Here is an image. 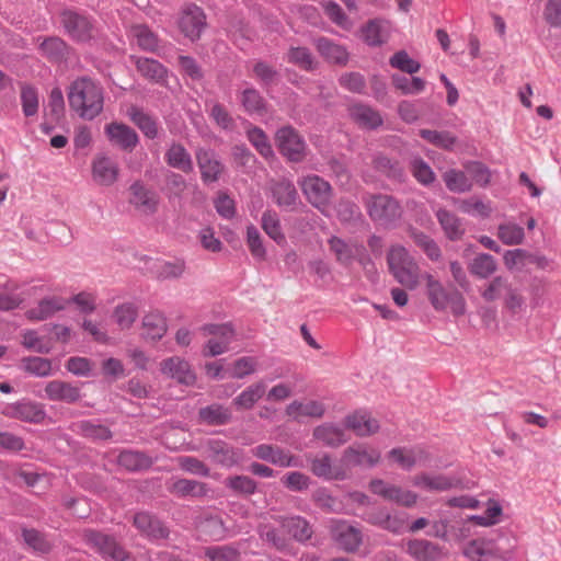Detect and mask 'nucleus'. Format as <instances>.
Here are the masks:
<instances>
[{"mask_svg":"<svg viewBox=\"0 0 561 561\" xmlns=\"http://www.w3.org/2000/svg\"><path fill=\"white\" fill-rule=\"evenodd\" d=\"M286 60L307 72L313 71L318 67L311 50L305 46H290L286 53Z\"/></svg>","mask_w":561,"mask_h":561,"instance_id":"79ce46f5","label":"nucleus"},{"mask_svg":"<svg viewBox=\"0 0 561 561\" xmlns=\"http://www.w3.org/2000/svg\"><path fill=\"white\" fill-rule=\"evenodd\" d=\"M436 218L446 236L450 241H458L466 232L462 220L453 211L439 208L436 211Z\"/></svg>","mask_w":561,"mask_h":561,"instance_id":"473e14b6","label":"nucleus"},{"mask_svg":"<svg viewBox=\"0 0 561 561\" xmlns=\"http://www.w3.org/2000/svg\"><path fill=\"white\" fill-rule=\"evenodd\" d=\"M387 264L398 283L410 289L416 287L419 267L404 247L392 245L387 254Z\"/></svg>","mask_w":561,"mask_h":561,"instance_id":"7ed1b4c3","label":"nucleus"},{"mask_svg":"<svg viewBox=\"0 0 561 561\" xmlns=\"http://www.w3.org/2000/svg\"><path fill=\"white\" fill-rule=\"evenodd\" d=\"M127 115L145 137L156 139L159 136V124L157 118L146 113L142 108L131 105L127 111Z\"/></svg>","mask_w":561,"mask_h":561,"instance_id":"72a5a7b5","label":"nucleus"},{"mask_svg":"<svg viewBox=\"0 0 561 561\" xmlns=\"http://www.w3.org/2000/svg\"><path fill=\"white\" fill-rule=\"evenodd\" d=\"M299 185L307 201L323 211L331 202L333 188L331 184L317 174H310L299 181Z\"/></svg>","mask_w":561,"mask_h":561,"instance_id":"9d476101","label":"nucleus"},{"mask_svg":"<svg viewBox=\"0 0 561 561\" xmlns=\"http://www.w3.org/2000/svg\"><path fill=\"white\" fill-rule=\"evenodd\" d=\"M170 492L179 497H204L209 492V488L206 483L201 481L178 479L170 488Z\"/></svg>","mask_w":561,"mask_h":561,"instance_id":"c03bdc74","label":"nucleus"},{"mask_svg":"<svg viewBox=\"0 0 561 561\" xmlns=\"http://www.w3.org/2000/svg\"><path fill=\"white\" fill-rule=\"evenodd\" d=\"M195 159L205 185L217 183L227 171L225 163L211 148L198 147L195 150Z\"/></svg>","mask_w":561,"mask_h":561,"instance_id":"1a4fd4ad","label":"nucleus"},{"mask_svg":"<svg viewBox=\"0 0 561 561\" xmlns=\"http://www.w3.org/2000/svg\"><path fill=\"white\" fill-rule=\"evenodd\" d=\"M503 261L507 270H523L528 265H536L538 268H546L549 264L547 256L540 253L529 252L525 249H514L505 251Z\"/></svg>","mask_w":561,"mask_h":561,"instance_id":"a211bd4d","label":"nucleus"},{"mask_svg":"<svg viewBox=\"0 0 561 561\" xmlns=\"http://www.w3.org/2000/svg\"><path fill=\"white\" fill-rule=\"evenodd\" d=\"M330 250L334 253L336 261L343 266H350L356 260V247H352L343 239L332 236L328 240Z\"/></svg>","mask_w":561,"mask_h":561,"instance_id":"3c124183","label":"nucleus"},{"mask_svg":"<svg viewBox=\"0 0 561 561\" xmlns=\"http://www.w3.org/2000/svg\"><path fill=\"white\" fill-rule=\"evenodd\" d=\"M271 193L276 205L287 211L296 209L299 195L296 186L288 179H280L271 186Z\"/></svg>","mask_w":561,"mask_h":561,"instance_id":"4be33fe9","label":"nucleus"},{"mask_svg":"<svg viewBox=\"0 0 561 561\" xmlns=\"http://www.w3.org/2000/svg\"><path fill=\"white\" fill-rule=\"evenodd\" d=\"M511 283L504 276H495L491 282H489L484 289L480 291L481 297L488 301L492 302L499 299L502 294L510 289Z\"/></svg>","mask_w":561,"mask_h":561,"instance_id":"774afa93","label":"nucleus"},{"mask_svg":"<svg viewBox=\"0 0 561 561\" xmlns=\"http://www.w3.org/2000/svg\"><path fill=\"white\" fill-rule=\"evenodd\" d=\"M144 336L156 341L162 339L167 332L165 319L158 312H151L142 319Z\"/></svg>","mask_w":561,"mask_h":561,"instance_id":"5fc2aeb1","label":"nucleus"},{"mask_svg":"<svg viewBox=\"0 0 561 561\" xmlns=\"http://www.w3.org/2000/svg\"><path fill=\"white\" fill-rule=\"evenodd\" d=\"M71 430L92 442H107L113 437L111 428L100 420H80L72 424Z\"/></svg>","mask_w":561,"mask_h":561,"instance_id":"b1692460","label":"nucleus"},{"mask_svg":"<svg viewBox=\"0 0 561 561\" xmlns=\"http://www.w3.org/2000/svg\"><path fill=\"white\" fill-rule=\"evenodd\" d=\"M224 485L233 494L248 497L257 491V482L243 474L229 476L225 479Z\"/></svg>","mask_w":561,"mask_h":561,"instance_id":"de8ad7c7","label":"nucleus"},{"mask_svg":"<svg viewBox=\"0 0 561 561\" xmlns=\"http://www.w3.org/2000/svg\"><path fill=\"white\" fill-rule=\"evenodd\" d=\"M360 518L376 527L398 534L403 528V522L396 516H392L390 512L385 507H375L365 511Z\"/></svg>","mask_w":561,"mask_h":561,"instance_id":"bb28decb","label":"nucleus"},{"mask_svg":"<svg viewBox=\"0 0 561 561\" xmlns=\"http://www.w3.org/2000/svg\"><path fill=\"white\" fill-rule=\"evenodd\" d=\"M134 526L151 539H164L169 536V529L154 515L148 512H139L134 516Z\"/></svg>","mask_w":561,"mask_h":561,"instance_id":"cd10ccee","label":"nucleus"},{"mask_svg":"<svg viewBox=\"0 0 561 561\" xmlns=\"http://www.w3.org/2000/svg\"><path fill=\"white\" fill-rule=\"evenodd\" d=\"M414 485L427 491H447L458 486L459 480L444 474L430 476L422 473L414 478Z\"/></svg>","mask_w":561,"mask_h":561,"instance_id":"a19ab883","label":"nucleus"},{"mask_svg":"<svg viewBox=\"0 0 561 561\" xmlns=\"http://www.w3.org/2000/svg\"><path fill=\"white\" fill-rule=\"evenodd\" d=\"M311 472L324 480H337L342 481L346 479V472L342 467L332 465V458L329 454H323L320 457L312 458L310 460Z\"/></svg>","mask_w":561,"mask_h":561,"instance_id":"7c9ffc66","label":"nucleus"},{"mask_svg":"<svg viewBox=\"0 0 561 561\" xmlns=\"http://www.w3.org/2000/svg\"><path fill=\"white\" fill-rule=\"evenodd\" d=\"M373 165L376 171L386 175L388 179L399 182L404 180V170L398 160L379 154L374 158Z\"/></svg>","mask_w":561,"mask_h":561,"instance_id":"8fccbe9b","label":"nucleus"},{"mask_svg":"<svg viewBox=\"0 0 561 561\" xmlns=\"http://www.w3.org/2000/svg\"><path fill=\"white\" fill-rule=\"evenodd\" d=\"M240 103L249 115L263 116L267 114V102L255 88H247L240 93Z\"/></svg>","mask_w":561,"mask_h":561,"instance_id":"ea45409f","label":"nucleus"},{"mask_svg":"<svg viewBox=\"0 0 561 561\" xmlns=\"http://www.w3.org/2000/svg\"><path fill=\"white\" fill-rule=\"evenodd\" d=\"M426 280L427 297L436 311H444L450 306L451 312L456 317L466 312V300L458 289L447 290L432 275H427Z\"/></svg>","mask_w":561,"mask_h":561,"instance_id":"39448f33","label":"nucleus"},{"mask_svg":"<svg viewBox=\"0 0 561 561\" xmlns=\"http://www.w3.org/2000/svg\"><path fill=\"white\" fill-rule=\"evenodd\" d=\"M160 370L169 378L175 379L184 386H193L196 381V375L191 365L179 356H172L160 363Z\"/></svg>","mask_w":561,"mask_h":561,"instance_id":"2eb2a0df","label":"nucleus"},{"mask_svg":"<svg viewBox=\"0 0 561 561\" xmlns=\"http://www.w3.org/2000/svg\"><path fill=\"white\" fill-rule=\"evenodd\" d=\"M265 391L266 385L264 381L252 383L232 400V404L237 410H251L264 396Z\"/></svg>","mask_w":561,"mask_h":561,"instance_id":"37998d69","label":"nucleus"},{"mask_svg":"<svg viewBox=\"0 0 561 561\" xmlns=\"http://www.w3.org/2000/svg\"><path fill=\"white\" fill-rule=\"evenodd\" d=\"M444 183L449 192L461 194L472 188V182L463 171L449 169L443 173Z\"/></svg>","mask_w":561,"mask_h":561,"instance_id":"864d4df0","label":"nucleus"},{"mask_svg":"<svg viewBox=\"0 0 561 561\" xmlns=\"http://www.w3.org/2000/svg\"><path fill=\"white\" fill-rule=\"evenodd\" d=\"M164 159L169 167L181 170L184 173H191L194 169L190 152L180 142L173 141L170 145Z\"/></svg>","mask_w":561,"mask_h":561,"instance_id":"c9c22d12","label":"nucleus"},{"mask_svg":"<svg viewBox=\"0 0 561 561\" xmlns=\"http://www.w3.org/2000/svg\"><path fill=\"white\" fill-rule=\"evenodd\" d=\"M1 413L7 417L31 424H42L47 416L44 404L30 399L9 403L2 409Z\"/></svg>","mask_w":561,"mask_h":561,"instance_id":"9b49d317","label":"nucleus"},{"mask_svg":"<svg viewBox=\"0 0 561 561\" xmlns=\"http://www.w3.org/2000/svg\"><path fill=\"white\" fill-rule=\"evenodd\" d=\"M257 535L263 542L277 551H285L289 547L288 538L272 524H260Z\"/></svg>","mask_w":561,"mask_h":561,"instance_id":"a18cd8bd","label":"nucleus"},{"mask_svg":"<svg viewBox=\"0 0 561 561\" xmlns=\"http://www.w3.org/2000/svg\"><path fill=\"white\" fill-rule=\"evenodd\" d=\"M254 457L274 466L288 468L296 467L297 459L290 451L272 444H260L252 449Z\"/></svg>","mask_w":561,"mask_h":561,"instance_id":"6ab92c4d","label":"nucleus"},{"mask_svg":"<svg viewBox=\"0 0 561 561\" xmlns=\"http://www.w3.org/2000/svg\"><path fill=\"white\" fill-rule=\"evenodd\" d=\"M351 117L360 127L367 129H376L382 125L380 114L370 106L364 104L354 105L351 108Z\"/></svg>","mask_w":561,"mask_h":561,"instance_id":"49530a36","label":"nucleus"},{"mask_svg":"<svg viewBox=\"0 0 561 561\" xmlns=\"http://www.w3.org/2000/svg\"><path fill=\"white\" fill-rule=\"evenodd\" d=\"M232 417L230 408L218 402L201 408L197 413L198 423L208 426L227 425L231 423Z\"/></svg>","mask_w":561,"mask_h":561,"instance_id":"c85d7f7f","label":"nucleus"},{"mask_svg":"<svg viewBox=\"0 0 561 561\" xmlns=\"http://www.w3.org/2000/svg\"><path fill=\"white\" fill-rule=\"evenodd\" d=\"M59 21L65 33L76 43H91L98 36L95 20L85 14L66 9L60 12Z\"/></svg>","mask_w":561,"mask_h":561,"instance_id":"20e7f679","label":"nucleus"},{"mask_svg":"<svg viewBox=\"0 0 561 561\" xmlns=\"http://www.w3.org/2000/svg\"><path fill=\"white\" fill-rule=\"evenodd\" d=\"M468 270L471 275L481 279H486L496 272L497 263L491 254L479 253L469 263Z\"/></svg>","mask_w":561,"mask_h":561,"instance_id":"09e8293b","label":"nucleus"},{"mask_svg":"<svg viewBox=\"0 0 561 561\" xmlns=\"http://www.w3.org/2000/svg\"><path fill=\"white\" fill-rule=\"evenodd\" d=\"M365 205L370 219L385 228L396 227L403 214L400 203L387 194H369Z\"/></svg>","mask_w":561,"mask_h":561,"instance_id":"f03ea898","label":"nucleus"},{"mask_svg":"<svg viewBox=\"0 0 561 561\" xmlns=\"http://www.w3.org/2000/svg\"><path fill=\"white\" fill-rule=\"evenodd\" d=\"M497 237L506 245H517L523 243L525 239L524 228L513 224H501L497 227Z\"/></svg>","mask_w":561,"mask_h":561,"instance_id":"338daca9","label":"nucleus"},{"mask_svg":"<svg viewBox=\"0 0 561 561\" xmlns=\"http://www.w3.org/2000/svg\"><path fill=\"white\" fill-rule=\"evenodd\" d=\"M312 43L319 55L327 62L339 67H345L348 64L351 54L344 45L335 43L325 36H319Z\"/></svg>","mask_w":561,"mask_h":561,"instance_id":"ddd939ff","label":"nucleus"},{"mask_svg":"<svg viewBox=\"0 0 561 561\" xmlns=\"http://www.w3.org/2000/svg\"><path fill=\"white\" fill-rule=\"evenodd\" d=\"M313 437L331 448H336L348 440L344 430L333 423L317 426L313 430Z\"/></svg>","mask_w":561,"mask_h":561,"instance_id":"58836bf2","label":"nucleus"},{"mask_svg":"<svg viewBox=\"0 0 561 561\" xmlns=\"http://www.w3.org/2000/svg\"><path fill=\"white\" fill-rule=\"evenodd\" d=\"M66 308V300L60 297H46L38 305L26 311L30 320L43 321Z\"/></svg>","mask_w":561,"mask_h":561,"instance_id":"e433bc0d","label":"nucleus"},{"mask_svg":"<svg viewBox=\"0 0 561 561\" xmlns=\"http://www.w3.org/2000/svg\"><path fill=\"white\" fill-rule=\"evenodd\" d=\"M410 237L413 242L421 248L431 261H438L442 257V251L438 244L423 231L412 229Z\"/></svg>","mask_w":561,"mask_h":561,"instance_id":"052dcab7","label":"nucleus"},{"mask_svg":"<svg viewBox=\"0 0 561 561\" xmlns=\"http://www.w3.org/2000/svg\"><path fill=\"white\" fill-rule=\"evenodd\" d=\"M199 530L210 540L218 541L226 538L227 527L219 516H207L199 523Z\"/></svg>","mask_w":561,"mask_h":561,"instance_id":"bf43d9fd","label":"nucleus"},{"mask_svg":"<svg viewBox=\"0 0 561 561\" xmlns=\"http://www.w3.org/2000/svg\"><path fill=\"white\" fill-rule=\"evenodd\" d=\"M205 450L215 463L222 467L230 468L239 461L238 450L222 439H208L205 444Z\"/></svg>","mask_w":561,"mask_h":561,"instance_id":"412c9836","label":"nucleus"},{"mask_svg":"<svg viewBox=\"0 0 561 561\" xmlns=\"http://www.w3.org/2000/svg\"><path fill=\"white\" fill-rule=\"evenodd\" d=\"M275 519L280 524L282 529L297 542L305 543L313 535L312 526L301 516H277Z\"/></svg>","mask_w":561,"mask_h":561,"instance_id":"5701e85b","label":"nucleus"},{"mask_svg":"<svg viewBox=\"0 0 561 561\" xmlns=\"http://www.w3.org/2000/svg\"><path fill=\"white\" fill-rule=\"evenodd\" d=\"M392 85L400 90L404 95H414L421 93L426 85V82L419 77L408 78L403 75L394 73L391 76Z\"/></svg>","mask_w":561,"mask_h":561,"instance_id":"4d7b16f0","label":"nucleus"},{"mask_svg":"<svg viewBox=\"0 0 561 561\" xmlns=\"http://www.w3.org/2000/svg\"><path fill=\"white\" fill-rule=\"evenodd\" d=\"M279 153L289 162L299 163L306 158L307 145L304 137L290 125L283 126L275 134Z\"/></svg>","mask_w":561,"mask_h":561,"instance_id":"0eeeda50","label":"nucleus"},{"mask_svg":"<svg viewBox=\"0 0 561 561\" xmlns=\"http://www.w3.org/2000/svg\"><path fill=\"white\" fill-rule=\"evenodd\" d=\"M20 368L35 377H48L51 375V360L38 356H26L20 362Z\"/></svg>","mask_w":561,"mask_h":561,"instance_id":"603ef678","label":"nucleus"},{"mask_svg":"<svg viewBox=\"0 0 561 561\" xmlns=\"http://www.w3.org/2000/svg\"><path fill=\"white\" fill-rule=\"evenodd\" d=\"M117 463L128 471H142L153 465V459L145 451L124 449L117 456Z\"/></svg>","mask_w":561,"mask_h":561,"instance_id":"f704fd0d","label":"nucleus"},{"mask_svg":"<svg viewBox=\"0 0 561 561\" xmlns=\"http://www.w3.org/2000/svg\"><path fill=\"white\" fill-rule=\"evenodd\" d=\"M68 102L81 118L92 121L103 111V89L89 77L78 78L69 87Z\"/></svg>","mask_w":561,"mask_h":561,"instance_id":"f257e3e1","label":"nucleus"},{"mask_svg":"<svg viewBox=\"0 0 561 561\" xmlns=\"http://www.w3.org/2000/svg\"><path fill=\"white\" fill-rule=\"evenodd\" d=\"M104 131L112 144L125 151H133L139 142L137 133L124 123L112 122L105 125Z\"/></svg>","mask_w":561,"mask_h":561,"instance_id":"aec40b11","label":"nucleus"},{"mask_svg":"<svg viewBox=\"0 0 561 561\" xmlns=\"http://www.w3.org/2000/svg\"><path fill=\"white\" fill-rule=\"evenodd\" d=\"M344 425L359 437L375 434L380 427L379 422L371 417L370 413L363 410L348 414L344 420Z\"/></svg>","mask_w":561,"mask_h":561,"instance_id":"c756f323","label":"nucleus"},{"mask_svg":"<svg viewBox=\"0 0 561 561\" xmlns=\"http://www.w3.org/2000/svg\"><path fill=\"white\" fill-rule=\"evenodd\" d=\"M419 135L422 139L445 150H451L457 138L450 131H438L432 129H420Z\"/></svg>","mask_w":561,"mask_h":561,"instance_id":"680f3d73","label":"nucleus"},{"mask_svg":"<svg viewBox=\"0 0 561 561\" xmlns=\"http://www.w3.org/2000/svg\"><path fill=\"white\" fill-rule=\"evenodd\" d=\"M44 391L45 397L50 401L72 404L81 399V391L77 386L59 379L47 382Z\"/></svg>","mask_w":561,"mask_h":561,"instance_id":"a878e982","label":"nucleus"},{"mask_svg":"<svg viewBox=\"0 0 561 561\" xmlns=\"http://www.w3.org/2000/svg\"><path fill=\"white\" fill-rule=\"evenodd\" d=\"M83 538L105 561H130V553L112 535L87 529Z\"/></svg>","mask_w":561,"mask_h":561,"instance_id":"423d86ee","label":"nucleus"},{"mask_svg":"<svg viewBox=\"0 0 561 561\" xmlns=\"http://www.w3.org/2000/svg\"><path fill=\"white\" fill-rule=\"evenodd\" d=\"M21 535L25 545L35 552L46 554L53 549V545L46 539L45 534L35 528L22 527Z\"/></svg>","mask_w":561,"mask_h":561,"instance_id":"6e6d98bb","label":"nucleus"},{"mask_svg":"<svg viewBox=\"0 0 561 561\" xmlns=\"http://www.w3.org/2000/svg\"><path fill=\"white\" fill-rule=\"evenodd\" d=\"M204 554L209 561H241L239 549L231 545L207 547Z\"/></svg>","mask_w":561,"mask_h":561,"instance_id":"69168bd1","label":"nucleus"},{"mask_svg":"<svg viewBox=\"0 0 561 561\" xmlns=\"http://www.w3.org/2000/svg\"><path fill=\"white\" fill-rule=\"evenodd\" d=\"M407 552L417 561H438L443 558L442 548L426 539L410 540Z\"/></svg>","mask_w":561,"mask_h":561,"instance_id":"2f4dec72","label":"nucleus"},{"mask_svg":"<svg viewBox=\"0 0 561 561\" xmlns=\"http://www.w3.org/2000/svg\"><path fill=\"white\" fill-rule=\"evenodd\" d=\"M119 174L117 162L107 156H98L92 161V178L103 186H111L114 184Z\"/></svg>","mask_w":561,"mask_h":561,"instance_id":"393cba45","label":"nucleus"},{"mask_svg":"<svg viewBox=\"0 0 561 561\" xmlns=\"http://www.w3.org/2000/svg\"><path fill=\"white\" fill-rule=\"evenodd\" d=\"M207 26V15L201 7L193 2L182 7L178 27L185 38L192 43L199 41Z\"/></svg>","mask_w":561,"mask_h":561,"instance_id":"6e6552de","label":"nucleus"},{"mask_svg":"<svg viewBox=\"0 0 561 561\" xmlns=\"http://www.w3.org/2000/svg\"><path fill=\"white\" fill-rule=\"evenodd\" d=\"M135 65L137 71L151 82L163 84L168 78V69L156 59L139 57Z\"/></svg>","mask_w":561,"mask_h":561,"instance_id":"4c0bfd02","label":"nucleus"},{"mask_svg":"<svg viewBox=\"0 0 561 561\" xmlns=\"http://www.w3.org/2000/svg\"><path fill=\"white\" fill-rule=\"evenodd\" d=\"M131 31L139 48L146 51H156L159 45V38L147 25H134Z\"/></svg>","mask_w":561,"mask_h":561,"instance_id":"0e129e2a","label":"nucleus"},{"mask_svg":"<svg viewBox=\"0 0 561 561\" xmlns=\"http://www.w3.org/2000/svg\"><path fill=\"white\" fill-rule=\"evenodd\" d=\"M336 545L346 552H356L363 543V533L347 522H337L331 530Z\"/></svg>","mask_w":561,"mask_h":561,"instance_id":"4468645a","label":"nucleus"},{"mask_svg":"<svg viewBox=\"0 0 561 561\" xmlns=\"http://www.w3.org/2000/svg\"><path fill=\"white\" fill-rule=\"evenodd\" d=\"M252 71L254 78L266 89L277 84L280 78L278 70L264 60L255 61Z\"/></svg>","mask_w":561,"mask_h":561,"instance_id":"13d9d810","label":"nucleus"},{"mask_svg":"<svg viewBox=\"0 0 561 561\" xmlns=\"http://www.w3.org/2000/svg\"><path fill=\"white\" fill-rule=\"evenodd\" d=\"M39 54L51 64H65L68 61L73 48L59 36L38 37Z\"/></svg>","mask_w":561,"mask_h":561,"instance_id":"f8f14e48","label":"nucleus"},{"mask_svg":"<svg viewBox=\"0 0 561 561\" xmlns=\"http://www.w3.org/2000/svg\"><path fill=\"white\" fill-rule=\"evenodd\" d=\"M247 137L251 145L262 157L265 159L274 157V151L270 144L268 137L262 128L257 126L251 127L247 131Z\"/></svg>","mask_w":561,"mask_h":561,"instance_id":"e2e57ef3","label":"nucleus"},{"mask_svg":"<svg viewBox=\"0 0 561 561\" xmlns=\"http://www.w3.org/2000/svg\"><path fill=\"white\" fill-rule=\"evenodd\" d=\"M129 203L146 215H153L158 209L159 195L146 187L141 181H135L129 186Z\"/></svg>","mask_w":561,"mask_h":561,"instance_id":"f3484780","label":"nucleus"},{"mask_svg":"<svg viewBox=\"0 0 561 561\" xmlns=\"http://www.w3.org/2000/svg\"><path fill=\"white\" fill-rule=\"evenodd\" d=\"M380 460V453L378 450H368L363 444H355L348 446L342 455L341 462L346 468L355 467H374Z\"/></svg>","mask_w":561,"mask_h":561,"instance_id":"dca6fc26","label":"nucleus"}]
</instances>
